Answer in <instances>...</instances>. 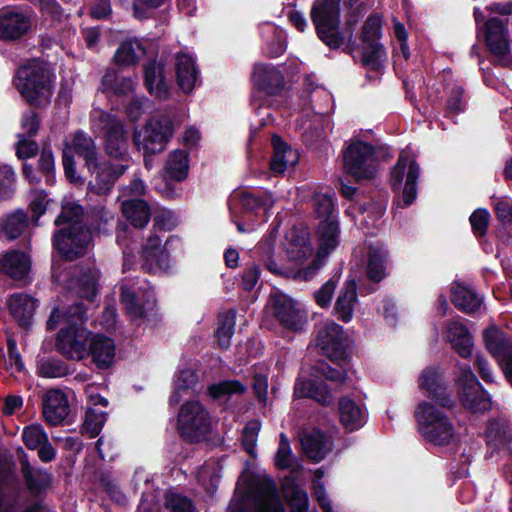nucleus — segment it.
<instances>
[{
	"mask_svg": "<svg viewBox=\"0 0 512 512\" xmlns=\"http://www.w3.org/2000/svg\"><path fill=\"white\" fill-rule=\"evenodd\" d=\"M31 27V17L27 13L13 9L0 10V40H19L31 30Z\"/></svg>",
	"mask_w": 512,
	"mask_h": 512,
	"instance_id": "19",
	"label": "nucleus"
},
{
	"mask_svg": "<svg viewBox=\"0 0 512 512\" xmlns=\"http://www.w3.org/2000/svg\"><path fill=\"white\" fill-rule=\"evenodd\" d=\"M30 269V256L21 250H9L0 259V270L13 280H24Z\"/></svg>",
	"mask_w": 512,
	"mask_h": 512,
	"instance_id": "27",
	"label": "nucleus"
},
{
	"mask_svg": "<svg viewBox=\"0 0 512 512\" xmlns=\"http://www.w3.org/2000/svg\"><path fill=\"white\" fill-rule=\"evenodd\" d=\"M82 205L67 201L62 203L61 212L54 220L57 227L52 235V248L63 262H73L87 253L92 240L89 227L83 222Z\"/></svg>",
	"mask_w": 512,
	"mask_h": 512,
	"instance_id": "2",
	"label": "nucleus"
},
{
	"mask_svg": "<svg viewBox=\"0 0 512 512\" xmlns=\"http://www.w3.org/2000/svg\"><path fill=\"white\" fill-rule=\"evenodd\" d=\"M341 2H313L310 19L315 32L331 50L340 48L345 43V36L340 31Z\"/></svg>",
	"mask_w": 512,
	"mask_h": 512,
	"instance_id": "5",
	"label": "nucleus"
},
{
	"mask_svg": "<svg viewBox=\"0 0 512 512\" xmlns=\"http://www.w3.org/2000/svg\"><path fill=\"white\" fill-rule=\"evenodd\" d=\"M351 358L345 363H334L337 367H333L325 361L319 362L316 365V371L322 375L326 380L342 384L347 378V367L350 364Z\"/></svg>",
	"mask_w": 512,
	"mask_h": 512,
	"instance_id": "55",
	"label": "nucleus"
},
{
	"mask_svg": "<svg viewBox=\"0 0 512 512\" xmlns=\"http://www.w3.org/2000/svg\"><path fill=\"white\" fill-rule=\"evenodd\" d=\"M451 302L458 310L472 314L480 309L482 299L473 289L458 285L451 292Z\"/></svg>",
	"mask_w": 512,
	"mask_h": 512,
	"instance_id": "38",
	"label": "nucleus"
},
{
	"mask_svg": "<svg viewBox=\"0 0 512 512\" xmlns=\"http://www.w3.org/2000/svg\"><path fill=\"white\" fill-rule=\"evenodd\" d=\"M86 356L98 370H108L115 363L116 345L114 340L104 334H92L87 344Z\"/></svg>",
	"mask_w": 512,
	"mask_h": 512,
	"instance_id": "18",
	"label": "nucleus"
},
{
	"mask_svg": "<svg viewBox=\"0 0 512 512\" xmlns=\"http://www.w3.org/2000/svg\"><path fill=\"white\" fill-rule=\"evenodd\" d=\"M38 374L44 378H60L69 375L70 369L62 360L50 358L40 362Z\"/></svg>",
	"mask_w": 512,
	"mask_h": 512,
	"instance_id": "58",
	"label": "nucleus"
},
{
	"mask_svg": "<svg viewBox=\"0 0 512 512\" xmlns=\"http://www.w3.org/2000/svg\"><path fill=\"white\" fill-rule=\"evenodd\" d=\"M246 391V386L239 380H221L217 383L208 385L207 395L213 400H220L232 395H242Z\"/></svg>",
	"mask_w": 512,
	"mask_h": 512,
	"instance_id": "47",
	"label": "nucleus"
},
{
	"mask_svg": "<svg viewBox=\"0 0 512 512\" xmlns=\"http://www.w3.org/2000/svg\"><path fill=\"white\" fill-rule=\"evenodd\" d=\"M327 437L320 429H315L305 436L302 441L303 448L306 454L316 460H322L327 454Z\"/></svg>",
	"mask_w": 512,
	"mask_h": 512,
	"instance_id": "46",
	"label": "nucleus"
},
{
	"mask_svg": "<svg viewBox=\"0 0 512 512\" xmlns=\"http://www.w3.org/2000/svg\"><path fill=\"white\" fill-rule=\"evenodd\" d=\"M120 302L124 306L126 314L131 318V320L146 318L147 309H152L156 304L155 299L152 301L147 299L140 303L136 292L127 285H122L120 287Z\"/></svg>",
	"mask_w": 512,
	"mask_h": 512,
	"instance_id": "31",
	"label": "nucleus"
},
{
	"mask_svg": "<svg viewBox=\"0 0 512 512\" xmlns=\"http://www.w3.org/2000/svg\"><path fill=\"white\" fill-rule=\"evenodd\" d=\"M105 152L112 158L126 161L128 155V133L122 122L113 119L105 126Z\"/></svg>",
	"mask_w": 512,
	"mask_h": 512,
	"instance_id": "22",
	"label": "nucleus"
},
{
	"mask_svg": "<svg viewBox=\"0 0 512 512\" xmlns=\"http://www.w3.org/2000/svg\"><path fill=\"white\" fill-rule=\"evenodd\" d=\"M28 224L27 213L22 209H18L3 220L2 231L9 240H14L24 232Z\"/></svg>",
	"mask_w": 512,
	"mask_h": 512,
	"instance_id": "48",
	"label": "nucleus"
},
{
	"mask_svg": "<svg viewBox=\"0 0 512 512\" xmlns=\"http://www.w3.org/2000/svg\"><path fill=\"white\" fill-rule=\"evenodd\" d=\"M474 18L477 25V33H482L489 52L501 59L507 57L511 49L506 24L498 17H491L485 20L484 12L480 8H474Z\"/></svg>",
	"mask_w": 512,
	"mask_h": 512,
	"instance_id": "12",
	"label": "nucleus"
},
{
	"mask_svg": "<svg viewBox=\"0 0 512 512\" xmlns=\"http://www.w3.org/2000/svg\"><path fill=\"white\" fill-rule=\"evenodd\" d=\"M104 91L117 96H125L133 91V81L129 77L119 76L115 72H106L102 78Z\"/></svg>",
	"mask_w": 512,
	"mask_h": 512,
	"instance_id": "49",
	"label": "nucleus"
},
{
	"mask_svg": "<svg viewBox=\"0 0 512 512\" xmlns=\"http://www.w3.org/2000/svg\"><path fill=\"white\" fill-rule=\"evenodd\" d=\"M73 151L85 161V167L90 166L98 159L96 145L92 137L82 130H77L71 140Z\"/></svg>",
	"mask_w": 512,
	"mask_h": 512,
	"instance_id": "42",
	"label": "nucleus"
},
{
	"mask_svg": "<svg viewBox=\"0 0 512 512\" xmlns=\"http://www.w3.org/2000/svg\"><path fill=\"white\" fill-rule=\"evenodd\" d=\"M269 304L276 320L286 329L298 331L302 327V316L296 302L287 294L276 291L270 294Z\"/></svg>",
	"mask_w": 512,
	"mask_h": 512,
	"instance_id": "16",
	"label": "nucleus"
},
{
	"mask_svg": "<svg viewBox=\"0 0 512 512\" xmlns=\"http://www.w3.org/2000/svg\"><path fill=\"white\" fill-rule=\"evenodd\" d=\"M11 314L18 319L21 326L30 324L35 311L34 299L26 294L16 293L9 299Z\"/></svg>",
	"mask_w": 512,
	"mask_h": 512,
	"instance_id": "40",
	"label": "nucleus"
},
{
	"mask_svg": "<svg viewBox=\"0 0 512 512\" xmlns=\"http://www.w3.org/2000/svg\"><path fill=\"white\" fill-rule=\"evenodd\" d=\"M461 404L472 413H484L491 409V397L479 382L469 365L460 368L455 379Z\"/></svg>",
	"mask_w": 512,
	"mask_h": 512,
	"instance_id": "10",
	"label": "nucleus"
},
{
	"mask_svg": "<svg viewBox=\"0 0 512 512\" xmlns=\"http://www.w3.org/2000/svg\"><path fill=\"white\" fill-rule=\"evenodd\" d=\"M106 420V412L90 407L85 412L82 432H86L90 438H95L101 433Z\"/></svg>",
	"mask_w": 512,
	"mask_h": 512,
	"instance_id": "53",
	"label": "nucleus"
},
{
	"mask_svg": "<svg viewBox=\"0 0 512 512\" xmlns=\"http://www.w3.org/2000/svg\"><path fill=\"white\" fill-rule=\"evenodd\" d=\"M447 338L460 357L468 358L472 355L473 338L466 326L460 323L450 324Z\"/></svg>",
	"mask_w": 512,
	"mask_h": 512,
	"instance_id": "34",
	"label": "nucleus"
},
{
	"mask_svg": "<svg viewBox=\"0 0 512 512\" xmlns=\"http://www.w3.org/2000/svg\"><path fill=\"white\" fill-rule=\"evenodd\" d=\"M273 155L270 159L269 168L274 174H283L287 169V154H292V148L283 138L274 134L271 138Z\"/></svg>",
	"mask_w": 512,
	"mask_h": 512,
	"instance_id": "43",
	"label": "nucleus"
},
{
	"mask_svg": "<svg viewBox=\"0 0 512 512\" xmlns=\"http://www.w3.org/2000/svg\"><path fill=\"white\" fill-rule=\"evenodd\" d=\"M235 328V312L229 311L225 318L220 322L217 330L216 337L219 340L221 347L228 348L230 345V338L234 333Z\"/></svg>",
	"mask_w": 512,
	"mask_h": 512,
	"instance_id": "62",
	"label": "nucleus"
},
{
	"mask_svg": "<svg viewBox=\"0 0 512 512\" xmlns=\"http://www.w3.org/2000/svg\"><path fill=\"white\" fill-rule=\"evenodd\" d=\"M99 272L95 268H81L76 277V289L80 298L92 302L98 294Z\"/></svg>",
	"mask_w": 512,
	"mask_h": 512,
	"instance_id": "37",
	"label": "nucleus"
},
{
	"mask_svg": "<svg viewBox=\"0 0 512 512\" xmlns=\"http://www.w3.org/2000/svg\"><path fill=\"white\" fill-rule=\"evenodd\" d=\"M165 506L171 512H197L193 501L178 493H167Z\"/></svg>",
	"mask_w": 512,
	"mask_h": 512,
	"instance_id": "61",
	"label": "nucleus"
},
{
	"mask_svg": "<svg viewBox=\"0 0 512 512\" xmlns=\"http://www.w3.org/2000/svg\"><path fill=\"white\" fill-rule=\"evenodd\" d=\"M343 169L356 182L373 179L377 171L374 145L360 139L348 144L343 149Z\"/></svg>",
	"mask_w": 512,
	"mask_h": 512,
	"instance_id": "8",
	"label": "nucleus"
},
{
	"mask_svg": "<svg viewBox=\"0 0 512 512\" xmlns=\"http://www.w3.org/2000/svg\"><path fill=\"white\" fill-rule=\"evenodd\" d=\"M16 454L27 490L32 495L37 496L49 489L52 484L51 475L41 469L34 470L27 453L22 447L16 450Z\"/></svg>",
	"mask_w": 512,
	"mask_h": 512,
	"instance_id": "21",
	"label": "nucleus"
},
{
	"mask_svg": "<svg viewBox=\"0 0 512 512\" xmlns=\"http://www.w3.org/2000/svg\"><path fill=\"white\" fill-rule=\"evenodd\" d=\"M88 320L87 306L82 302H75L60 311L53 308L47 322L46 329L54 331L60 323L61 327L56 337V349L67 359L82 360L86 356L87 344L92 335L85 324Z\"/></svg>",
	"mask_w": 512,
	"mask_h": 512,
	"instance_id": "1",
	"label": "nucleus"
},
{
	"mask_svg": "<svg viewBox=\"0 0 512 512\" xmlns=\"http://www.w3.org/2000/svg\"><path fill=\"white\" fill-rule=\"evenodd\" d=\"M315 346L319 354L327 357L332 363H345L349 354L350 340L343 326L331 321L321 327L315 338Z\"/></svg>",
	"mask_w": 512,
	"mask_h": 512,
	"instance_id": "9",
	"label": "nucleus"
},
{
	"mask_svg": "<svg viewBox=\"0 0 512 512\" xmlns=\"http://www.w3.org/2000/svg\"><path fill=\"white\" fill-rule=\"evenodd\" d=\"M143 83L151 96L159 100H167L170 97V84L166 78L164 61L151 59L144 64Z\"/></svg>",
	"mask_w": 512,
	"mask_h": 512,
	"instance_id": "17",
	"label": "nucleus"
},
{
	"mask_svg": "<svg viewBox=\"0 0 512 512\" xmlns=\"http://www.w3.org/2000/svg\"><path fill=\"white\" fill-rule=\"evenodd\" d=\"M381 36L382 17L376 13L370 14L362 26L359 39L364 45L381 44Z\"/></svg>",
	"mask_w": 512,
	"mask_h": 512,
	"instance_id": "50",
	"label": "nucleus"
},
{
	"mask_svg": "<svg viewBox=\"0 0 512 512\" xmlns=\"http://www.w3.org/2000/svg\"><path fill=\"white\" fill-rule=\"evenodd\" d=\"M419 433L435 446H448L455 437L451 419L428 401L420 402L415 410Z\"/></svg>",
	"mask_w": 512,
	"mask_h": 512,
	"instance_id": "4",
	"label": "nucleus"
},
{
	"mask_svg": "<svg viewBox=\"0 0 512 512\" xmlns=\"http://www.w3.org/2000/svg\"><path fill=\"white\" fill-rule=\"evenodd\" d=\"M490 217V213L486 208L475 209L469 217L472 233L479 242L487 234Z\"/></svg>",
	"mask_w": 512,
	"mask_h": 512,
	"instance_id": "57",
	"label": "nucleus"
},
{
	"mask_svg": "<svg viewBox=\"0 0 512 512\" xmlns=\"http://www.w3.org/2000/svg\"><path fill=\"white\" fill-rule=\"evenodd\" d=\"M339 420L346 432H354L363 427L367 421L366 409L348 396L338 401Z\"/></svg>",
	"mask_w": 512,
	"mask_h": 512,
	"instance_id": "24",
	"label": "nucleus"
},
{
	"mask_svg": "<svg viewBox=\"0 0 512 512\" xmlns=\"http://www.w3.org/2000/svg\"><path fill=\"white\" fill-rule=\"evenodd\" d=\"M420 177L418 162L408 155L401 154L390 172V186L393 192L402 190L404 207H409L417 197V183Z\"/></svg>",
	"mask_w": 512,
	"mask_h": 512,
	"instance_id": "11",
	"label": "nucleus"
},
{
	"mask_svg": "<svg viewBox=\"0 0 512 512\" xmlns=\"http://www.w3.org/2000/svg\"><path fill=\"white\" fill-rule=\"evenodd\" d=\"M136 49L142 50L143 52L145 51L142 44L138 41H123L115 52V63L122 66L135 65L138 62Z\"/></svg>",
	"mask_w": 512,
	"mask_h": 512,
	"instance_id": "51",
	"label": "nucleus"
},
{
	"mask_svg": "<svg viewBox=\"0 0 512 512\" xmlns=\"http://www.w3.org/2000/svg\"><path fill=\"white\" fill-rule=\"evenodd\" d=\"M239 207L243 214H257L259 210H268L273 205L272 195L268 192L252 193L241 191L237 194Z\"/></svg>",
	"mask_w": 512,
	"mask_h": 512,
	"instance_id": "35",
	"label": "nucleus"
},
{
	"mask_svg": "<svg viewBox=\"0 0 512 512\" xmlns=\"http://www.w3.org/2000/svg\"><path fill=\"white\" fill-rule=\"evenodd\" d=\"M38 172L45 177V183L53 186L56 183L55 160L50 148L44 147L38 159Z\"/></svg>",
	"mask_w": 512,
	"mask_h": 512,
	"instance_id": "56",
	"label": "nucleus"
},
{
	"mask_svg": "<svg viewBox=\"0 0 512 512\" xmlns=\"http://www.w3.org/2000/svg\"><path fill=\"white\" fill-rule=\"evenodd\" d=\"M175 70L179 88L186 94L190 93L195 87L198 76L194 60L187 54L178 55Z\"/></svg>",
	"mask_w": 512,
	"mask_h": 512,
	"instance_id": "32",
	"label": "nucleus"
},
{
	"mask_svg": "<svg viewBox=\"0 0 512 512\" xmlns=\"http://www.w3.org/2000/svg\"><path fill=\"white\" fill-rule=\"evenodd\" d=\"M294 393L298 398L313 399L323 405L328 404L332 397L325 381L318 379H306L296 383Z\"/></svg>",
	"mask_w": 512,
	"mask_h": 512,
	"instance_id": "33",
	"label": "nucleus"
},
{
	"mask_svg": "<svg viewBox=\"0 0 512 512\" xmlns=\"http://www.w3.org/2000/svg\"><path fill=\"white\" fill-rule=\"evenodd\" d=\"M174 119L167 114H156L146 124L135 130L133 141L144 155H155L163 152L174 135Z\"/></svg>",
	"mask_w": 512,
	"mask_h": 512,
	"instance_id": "6",
	"label": "nucleus"
},
{
	"mask_svg": "<svg viewBox=\"0 0 512 512\" xmlns=\"http://www.w3.org/2000/svg\"><path fill=\"white\" fill-rule=\"evenodd\" d=\"M496 219L503 225H512V200L509 197L498 198L493 204Z\"/></svg>",
	"mask_w": 512,
	"mask_h": 512,
	"instance_id": "64",
	"label": "nucleus"
},
{
	"mask_svg": "<svg viewBox=\"0 0 512 512\" xmlns=\"http://www.w3.org/2000/svg\"><path fill=\"white\" fill-rule=\"evenodd\" d=\"M318 240V253L308 269H319L321 266V257H327L339 245L340 226L337 219L320 220L316 228Z\"/></svg>",
	"mask_w": 512,
	"mask_h": 512,
	"instance_id": "20",
	"label": "nucleus"
},
{
	"mask_svg": "<svg viewBox=\"0 0 512 512\" xmlns=\"http://www.w3.org/2000/svg\"><path fill=\"white\" fill-rule=\"evenodd\" d=\"M86 168L93 176V179L88 182L89 192L98 196H105L112 191L116 182L129 168V165L110 161L99 162L97 159Z\"/></svg>",
	"mask_w": 512,
	"mask_h": 512,
	"instance_id": "13",
	"label": "nucleus"
},
{
	"mask_svg": "<svg viewBox=\"0 0 512 512\" xmlns=\"http://www.w3.org/2000/svg\"><path fill=\"white\" fill-rule=\"evenodd\" d=\"M357 290L356 280L354 278L347 279L334 305V313L338 320L344 323L351 321L354 307L358 300Z\"/></svg>",
	"mask_w": 512,
	"mask_h": 512,
	"instance_id": "29",
	"label": "nucleus"
},
{
	"mask_svg": "<svg viewBox=\"0 0 512 512\" xmlns=\"http://www.w3.org/2000/svg\"><path fill=\"white\" fill-rule=\"evenodd\" d=\"M486 349L498 364L512 354V338L508 337L496 326H490L483 333Z\"/></svg>",
	"mask_w": 512,
	"mask_h": 512,
	"instance_id": "30",
	"label": "nucleus"
},
{
	"mask_svg": "<svg viewBox=\"0 0 512 512\" xmlns=\"http://www.w3.org/2000/svg\"><path fill=\"white\" fill-rule=\"evenodd\" d=\"M53 75L35 60L20 66L14 75L13 84L27 105L34 109H45L53 96Z\"/></svg>",
	"mask_w": 512,
	"mask_h": 512,
	"instance_id": "3",
	"label": "nucleus"
},
{
	"mask_svg": "<svg viewBox=\"0 0 512 512\" xmlns=\"http://www.w3.org/2000/svg\"><path fill=\"white\" fill-rule=\"evenodd\" d=\"M286 502L290 512H308L309 510L308 493L296 483L290 486L289 493L286 494Z\"/></svg>",
	"mask_w": 512,
	"mask_h": 512,
	"instance_id": "54",
	"label": "nucleus"
},
{
	"mask_svg": "<svg viewBox=\"0 0 512 512\" xmlns=\"http://www.w3.org/2000/svg\"><path fill=\"white\" fill-rule=\"evenodd\" d=\"M122 211L127 220L135 228L145 227L151 218L150 206L143 199L125 201L122 205Z\"/></svg>",
	"mask_w": 512,
	"mask_h": 512,
	"instance_id": "39",
	"label": "nucleus"
},
{
	"mask_svg": "<svg viewBox=\"0 0 512 512\" xmlns=\"http://www.w3.org/2000/svg\"><path fill=\"white\" fill-rule=\"evenodd\" d=\"M16 191V174L7 164L0 165V200L10 199Z\"/></svg>",
	"mask_w": 512,
	"mask_h": 512,
	"instance_id": "59",
	"label": "nucleus"
},
{
	"mask_svg": "<svg viewBox=\"0 0 512 512\" xmlns=\"http://www.w3.org/2000/svg\"><path fill=\"white\" fill-rule=\"evenodd\" d=\"M485 437L487 446L493 451H499L511 441L506 425L496 418L488 421Z\"/></svg>",
	"mask_w": 512,
	"mask_h": 512,
	"instance_id": "44",
	"label": "nucleus"
},
{
	"mask_svg": "<svg viewBox=\"0 0 512 512\" xmlns=\"http://www.w3.org/2000/svg\"><path fill=\"white\" fill-rule=\"evenodd\" d=\"M22 440L29 450H35L48 441V436L40 424H33L23 429Z\"/></svg>",
	"mask_w": 512,
	"mask_h": 512,
	"instance_id": "60",
	"label": "nucleus"
},
{
	"mask_svg": "<svg viewBox=\"0 0 512 512\" xmlns=\"http://www.w3.org/2000/svg\"><path fill=\"white\" fill-rule=\"evenodd\" d=\"M311 201L317 219L332 220L338 218L336 199L333 194L315 193Z\"/></svg>",
	"mask_w": 512,
	"mask_h": 512,
	"instance_id": "45",
	"label": "nucleus"
},
{
	"mask_svg": "<svg viewBox=\"0 0 512 512\" xmlns=\"http://www.w3.org/2000/svg\"><path fill=\"white\" fill-rule=\"evenodd\" d=\"M189 172V153L186 150L172 151L165 165V177L173 181H184Z\"/></svg>",
	"mask_w": 512,
	"mask_h": 512,
	"instance_id": "36",
	"label": "nucleus"
},
{
	"mask_svg": "<svg viewBox=\"0 0 512 512\" xmlns=\"http://www.w3.org/2000/svg\"><path fill=\"white\" fill-rule=\"evenodd\" d=\"M212 429L207 408L198 400L184 402L177 415V431L182 440L194 444L203 440Z\"/></svg>",
	"mask_w": 512,
	"mask_h": 512,
	"instance_id": "7",
	"label": "nucleus"
},
{
	"mask_svg": "<svg viewBox=\"0 0 512 512\" xmlns=\"http://www.w3.org/2000/svg\"><path fill=\"white\" fill-rule=\"evenodd\" d=\"M253 80L257 90L268 96L280 95L285 87V78L281 71L270 65L256 66Z\"/></svg>",
	"mask_w": 512,
	"mask_h": 512,
	"instance_id": "23",
	"label": "nucleus"
},
{
	"mask_svg": "<svg viewBox=\"0 0 512 512\" xmlns=\"http://www.w3.org/2000/svg\"><path fill=\"white\" fill-rule=\"evenodd\" d=\"M312 251L309 234L304 231L292 229L287 248L290 259L301 262L306 260L312 254Z\"/></svg>",
	"mask_w": 512,
	"mask_h": 512,
	"instance_id": "41",
	"label": "nucleus"
},
{
	"mask_svg": "<svg viewBox=\"0 0 512 512\" xmlns=\"http://www.w3.org/2000/svg\"><path fill=\"white\" fill-rule=\"evenodd\" d=\"M256 512H284V506L279 498L277 486L270 477L265 478L258 486L254 495Z\"/></svg>",
	"mask_w": 512,
	"mask_h": 512,
	"instance_id": "28",
	"label": "nucleus"
},
{
	"mask_svg": "<svg viewBox=\"0 0 512 512\" xmlns=\"http://www.w3.org/2000/svg\"><path fill=\"white\" fill-rule=\"evenodd\" d=\"M390 261L389 251L380 244H371L368 248L365 273L368 280L378 284L387 277Z\"/></svg>",
	"mask_w": 512,
	"mask_h": 512,
	"instance_id": "26",
	"label": "nucleus"
},
{
	"mask_svg": "<svg viewBox=\"0 0 512 512\" xmlns=\"http://www.w3.org/2000/svg\"><path fill=\"white\" fill-rule=\"evenodd\" d=\"M70 412L69 402L65 393L59 389L49 390L43 399V415L50 425H58Z\"/></svg>",
	"mask_w": 512,
	"mask_h": 512,
	"instance_id": "25",
	"label": "nucleus"
},
{
	"mask_svg": "<svg viewBox=\"0 0 512 512\" xmlns=\"http://www.w3.org/2000/svg\"><path fill=\"white\" fill-rule=\"evenodd\" d=\"M178 240V237L170 236L161 246V238L156 234L150 235L142 248V268L148 273L167 271L170 268L168 246Z\"/></svg>",
	"mask_w": 512,
	"mask_h": 512,
	"instance_id": "15",
	"label": "nucleus"
},
{
	"mask_svg": "<svg viewBox=\"0 0 512 512\" xmlns=\"http://www.w3.org/2000/svg\"><path fill=\"white\" fill-rule=\"evenodd\" d=\"M383 56H386L383 44L365 45L361 53V63L372 71L380 72L383 69Z\"/></svg>",
	"mask_w": 512,
	"mask_h": 512,
	"instance_id": "52",
	"label": "nucleus"
},
{
	"mask_svg": "<svg viewBox=\"0 0 512 512\" xmlns=\"http://www.w3.org/2000/svg\"><path fill=\"white\" fill-rule=\"evenodd\" d=\"M419 388L427 393V397L438 406L452 410L456 407V399L448 390L442 375L435 367L425 368L419 377Z\"/></svg>",
	"mask_w": 512,
	"mask_h": 512,
	"instance_id": "14",
	"label": "nucleus"
},
{
	"mask_svg": "<svg viewBox=\"0 0 512 512\" xmlns=\"http://www.w3.org/2000/svg\"><path fill=\"white\" fill-rule=\"evenodd\" d=\"M292 450L288 438L284 433L280 434V441L275 454L274 463L277 469L286 470L291 467Z\"/></svg>",
	"mask_w": 512,
	"mask_h": 512,
	"instance_id": "63",
	"label": "nucleus"
}]
</instances>
